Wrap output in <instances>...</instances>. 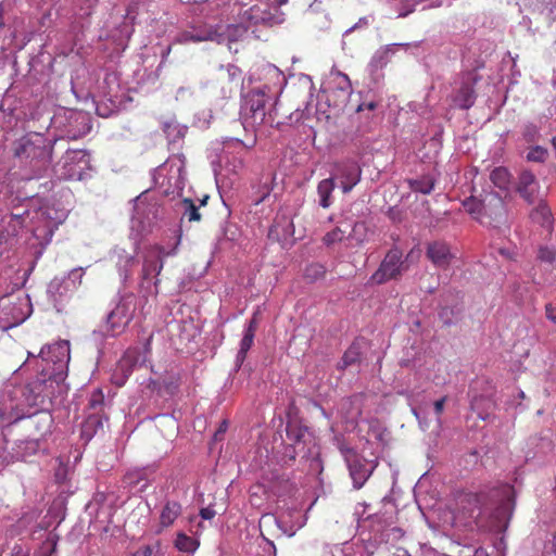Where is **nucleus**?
<instances>
[{
    "instance_id": "603ef678",
    "label": "nucleus",
    "mask_w": 556,
    "mask_h": 556,
    "mask_svg": "<svg viewBox=\"0 0 556 556\" xmlns=\"http://www.w3.org/2000/svg\"><path fill=\"white\" fill-rule=\"evenodd\" d=\"M539 258L552 263L555 260V253L547 248H541L539 251Z\"/></svg>"
},
{
    "instance_id": "dca6fc26",
    "label": "nucleus",
    "mask_w": 556,
    "mask_h": 556,
    "mask_svg": "<svg viewBox=\"0 0 556 556\" xmlns=\"http://www.w3.org/2000/svg\"><path fill=\"white\" fill-rule=\"evenodd\" d=\"M336 177L340 180L343 193H349L361 180L362 169L357 162L345 160L336 165Z\"/></svg>"
},
{
    "instance_id": "774afa93",
    "label": "nucleus",
    "mask_w": 556,
    "mask_h": 556,
    "mask_svg": "<svg viewBox=\"0 0 556 556\" xmlns=\"http://www.w3.org/2000/svg\"><path fill=\"white\" fill-rule=\"evenodd\" d=\"M359 227H362V228H363V227H364V225H363V224H358V223L354 224V226H353V232H356V230H357Z\"/></svg>"
},
{
    "instance_id": "e433bc0d",
    "label": "nucleus",
    "mask_w": 556,
    "mask_h": 556,
    "mask_svg": "<svg viewBox=\"0 0 556 556\" xmlns=\"http://www.w3.org/2000/svg\"><path fill=\"white\" fill-rule=\"evenodd\" d=\"M40 448L39 439H29L20 441L17 444L16 454L22 458L35 455Z\"/></svg>"
},
{
    "instance_id": "4c0bfd02",
    "label": "nucleus",
    "mask_w": 556,
    "mask_h": 556,
    "mask_svg": "<svg viewBox=\"0 0 556 556\" xmlns=\"http://www.w3.org/2000/svg\"><path fill=\"white\" fill-rule=\"evenodd\" d=\"M326 267L320 263L308 264L304 269V277L309 282L317 281L325 277Z\"/></svg>"
},
{
    "instance_id": "a19ab883",
    "label": "nucleus",
    "mask_w": 556,
    "mask_h": 556,
    "mask_svg": "<svg viewBox=\"0 0 556 556\" xmlns=\"http://www.w3.org/2000/svg\"><path fill=\"white\" fill-rule=\"evenodd\" d=\"M104 405V394L101 389H96L92 391L89 402H88V409L91 410V413H98L102 410V407Z\"/></svg>"
},
{
    "instance_id": "69168bd1",
    "label": "nucleus",
    "mask_w": 556,
    "mask_h": 556,
    "mask_svg": "<svg viewBox=\"0 0 556 556\" xmlns=\"http://www.w3.org/2000/svg\"><path fill=\"white\" fill-rule=\"evenodd\" d=\"M105 81H106V83H110V81H116V77H115V75H108V76L105 77Z\"/></svg>"
},
{
    "instance_id": "ea45409f",
    "label": "nucleus",
    "mask_w": 556,
    "mask_h": 556,
    "mask_svg": "<svg viewBox=\"0 0 556 556\" xmlns=\"http://www.w3.org/2000/svg\"><path fill=\"white\" fill-rule=\"evenodd\" d=\"M184 217H187L189 222H200L201 214L199 213V207L194 204L191 199H184L181 201Z\"/></svg>"
},
{
    "instance_id": "79ce46f5",
    "label": "nucleus",
    "mask_w": 556,
    "mask_h": 556,
    "mask_svg": "<svg viewBox=\"0 0 556 556\" xmlns=\"http://www.w3.org/2000/svg\"><path fill=\"white\" fill-rule=\"evenodd\" d=\"M548 156V151L546 148L542 146H534L531 147L529 152L527 153V161L529 162H536V163H544Z\"/></svg>"
},
{
    "instance_id": "4be33fe9",
    "label": "nucleus",
    "mask_w": 556,
    "mask_h": 556,
    "mask_svg": "<svg viewBox=\"0 0 556 556\" xmlns=\"http://www.w3.org/2000/svg\"><path fill=\"white\" fill-rule=\"evenodd\" d=\"M287 438L293 446L300 447L301 452H305V444L311 441L308 429L298 422H288L286 427Z\"/></svg>"
},
{
    "instance_id": "a211bd4d",
    "label": "nucleus",
    "mask_w": 556,
    "mask_h": 556,
    "mask_svg": "<svg viewBox=\"0 0 556 556\" xmlns=\"http://www.w3.org/2000/svg\"><path fill=\"white\" fill-rule=\"evenodd\" d=\"M516 190L528 204H535L538 201L542 200L540 195V184L534 174L530 170L520 173Z\"/></svg>"
},
{
    "instance_id": "bf43d9fd",
    "label": "nucleus",
    "mask_w": 556,
    "mask_h": 556,
    "mask_svg": "<svg viewBox=\"0 0 556 556\" xmlns=\"http://www.w3.org/2000/svg\"><path fill=\"white\" fill-rule=\"evenodd\" d=\"M368 24H369V17H367V16L361 17L356 24H354L352 27H350L349 29L345 30V35L352 33L353 30H355L357 28L366 27Z\"/></svg>"
},
{
    "instance_id": "de8ad7c7",
    "label": "nucleus",
    "mask_w": 556,
    "mask_h": 556,
    "mask_svg": "<svg viewBox=\"0 0 556 556\" xmlns=\"http://www.w3.org/2000/svg\"><path fill=\"white\" fill-rule=\"evenodd\" d=\"M339 78H340V83L338 86V90L342 93L343 98L346 99L351 93L350 79L345 74H340Z\"/></svg>"
},
{
    "instance_id": "aec40b11",
    "label": "nucleus",
    "mask_w": 556,
    "mask_h": 556,
    "mask_svg": "<svg viewBox=\"0 0 556 556\" xmlns=\"http://www.w3.org/2000/svg\"><path fill=\"white\" fill-rule=\"evenodd\" d=\"M161 250H149L143 260L142 276L140 288L142 290L151 289V276L160 275L163 269V262L160 261Z\"/></svg>"
},
{
    "instance_id": "2f4dec72",
    "label": "nucleus",
    "mask_w": 556,
    "mask_h": 556,
    "mask_svg": "<svg viewBox=\"0 0 556 556\" xmlns=\"http://www.w3.org/2000/svg\"><path fill=\"white\" fill-rule=\"evenodd\" d=\"M490 179L498 189L508 190L511 181V175L506 167L498 166L491 172Z\"/></svg>"
},
{
    "instance_id": "bb28decb",
    "label": "nucleus",
    "mask_w": 556,
    "mask_h": 556,
    "mask_svg": "<svg viewBox=\"0 0 556 556\" xmlns=\"http://www.w3.org/2000/svg\"><path fill=\"white\" fill-rule=\"evenodd\" d=\"M103 427V417L98 413H90L81 425V437L89 441Z\"/></svg>"
},
{
    "instance_id": "412c9836",
    "label": "nucleus",
    "mask_w": 556,
    "mask_h": 556,
    "mask_svg": "<svg viewBox=\"0 0 556 556\" xmlns=\"http://www.w3.org/2000/svg\"><path fill=\"white\" fill-rule=\"evenodd\" d=\"M154 470L151 467L136 468L125 475V482L130 486H138L143 492L150 484Z\"/></svg>"
},
{
    "instance_id": "9b49d317",
    "label": "nucleus",
    "mask_w": 556,
    "mask_h": 556,
    "mask_svg": "<svg viewBox=\"0 0 556 556\" xmlns=\"http://www.w3.org/2000/svg\"><path fill=\"white\" fill-rule=\"evenodd\" d=\"M408 269L403 252L394 247L388 251L377 270L370 276L372 285H383L390 280H397Z\"/></svg>"
},
{
    "instance_id": "20e7f679",
    "label": "nucleus",
    "mask_w": 556,
    "mask_h": 556,
    "mask_svg": "<svg viewBox=\"0 0 556 556\" xmlns=\"http://www.w3.org/2000/svg\"><path fill=\"white\" fill-rule=\"evenodd\" d=\"M274 99L267 85L251 89L242 94L240 118L244 129H255L266 122V105Z\"/></svg>"
},
{
    "instance_id": "cd10ccee",
    "label": "nucleus",
    "mask_w": 556,
    "mask_h": 556,
    "mask_svg": "<svg viewBox=\"0 0 556 556\" xmlns=\"http://www.w3.org/2000/svg\"><path fill=\"white\" fill-rule=\"evenodd\" d=\"M538 206L531 212L530 217L534 223L543 227L552 225V211L543 200L536 202Z\"/></svg>"
},
{
    "instance_id": "49530a36",
    "label": "nucleus",
    "mask_w": 556,
    "mask_h": 556,
    "mask_svg": "<svg viewBox=\"0 0 556 556\" xmlns=\"http://www.w3.org/2000/svg\"><path fill=\"white\" fill-rule=\"evenodd\" d=\"M83 276V268H74L73 270H71V273L68 274V278L65 280L68 281L70 288L74 290L78 285L81 283Z\"/></svg>"
},
{
    "instance_id": "6ab92c4d",
    "label": "nucleus",
    "mask_w": 556,
    "mask_h": 556,
    "mask_svg": "<svg viewBox=\"0 0 556 556\" xmlns=\"http://www.w3.org/2000/svg\"><path fill=\"white\" fill-rule=\"evenodd\" d=\"M73 289L70 288L68 281L61 278H53L47 289L49 300L58 312L64 309L65 303L71 298Z\"/></svg>"
},
{
    "instance_id": "f8f14e48",
    "label": "nucleus",
    "mask_w": 556,
    "mask_h": 556,
    "mask_svg": "<svg viewBox=\"0 0 556 556\" xmlns=\"http://www.w3.org/2000/svg\"><path fill=\"white\" fill-rule=\"evenodd\" d=\"M244 7L240 8L238 17L249 27L255 25L274 26L285 21V14L277 7L271 11L265 2H257L247 9Z\"/></svg>"
},
{
    "instance_id": "7c9ffc66",
    "label": "nucleus",
    "mask_w": 556,
    "mask_h": 556,
    "mask_svg": "<svg viewBox=\"0 0 556 556\" xmlns=\"http://www.w3.org/2000/svg\"><path fill=\"white\" fill-rule=\"evenodd\" d=\"M475 100L476 94L473 88L469 85H463L459 88L454 101L458 108L468 110L473 105Z\"/></svg>"
},
{
    "instance_id": "1a4fd4ad",
    "label": "nucleus",
    "mask_w": 556,
    "mask_h": 556,
    "mask_svg": "<svg viewBox=\"0 0 556 556\" xmlns=\"http://www.w3.org/2000/svg\"><path fill=\"white\" fill-rule=\"evenodd\" d=\"M54 174L63 180H81L92 170L90 154L87 150L68 149L53 167Z\"/></svg>"
},
{
    "instance_id": "0eeeda50",
    "label": "nucleus",
    "mask_w": 556,
    "mask_h": 556,
    "mask_svg": "<svg viewBox=\"0 0 556 556\" xmlns=\"http://www.w3.org/2000/svg\"><path fill=\"white\" fill-rule=\"evenodd\" d=\"M30 356L36 358L37 369L42 375L58 381L62 379L70 362V344L67 341H59L43 346L37 356L28 353Z\"/></svg>"
},
{
    "instance_id": "5fc2aeb1",
    "label": "nucleus",
    "mask_w": 556,
    "mask_h": 556,
    "mask_svg": "<svg viewBox=\"0 0 556 556\" xmlns=\"http://www.w3.org/2000/svg\"><path fill=\"white\" fill-rule=\"evenodd\" d=\"M299 453H302L300 451V447H296V446H293V444H290L289 446L286 447L283 456H285V458H287L289 460H294Z\"/></svg>"
},
{
    "instance_id": "6e6d98bb",
    "label": "nucleus",
    "mask_w": 556,
    "mask_h": 556,
    "mask_svg": "<svg viewBox=\"0 0 556 556\" xmlns=\"http://www.w3.org/2000/svg\"><path fill=\"white\" fill-rule=\"evenodd\" d=\"M447 400V396H443L440 400L435 401L433 404L434 413L438 416V421H440V416L444 410V404Z\"/></svg>"
},
{
    "instance_id": "0e129e2a",
    "label": "nucleus",
    "mask_w": 556,
    "mask_h": 556,
    "mask_svg": "<svg viewBox=\"0 0 556 556\" xmlns=\"http://www.w3.org/2000/svg\"><path fill=\"white\" fill-rule=\"evenodd\" d=\"M4 25V22H3V14H2V5L0 4V29L3 27Z\"/></svg>"
},
{
    "instance_id": "f3484780",
    "label": "nucleus",
    "mask_w": 556,
    "mask_h": 556,
    "mask_svg": "<svg viewBox=\"0 0 556 556\" xmlns=\"http://www.w3.org/2000/svg\"><path fill=\"white\" fill-rule=\"evenodd\" d=\"M426 256L434 267L441 269L448 268L455 258L450 244L443 240L429 242L426 248Z\"/></svg>"
},
{
    "instance_id": "f704fd0d",
    "label": "nucleus",
    "mask_w": 556,
    "mask_h": 556,
    "mask_svg": "<svg viewBox=\"0 0 556 556\" xmlns=\"http://www.w3.org/2000/svg\"><path fill=\"white\" fill-rule=\"evenodd\" d=\"M174 544L175 547L182 553H194L200 545L198 540L188 536L182 532L177 533Z\"/></svg>"
},
{
    "instance_id": "c85d7f7f",
    "label": "nucleus",
    "mask_w": 556,
    "mask_h": 556,
    "mask_svg": "<svg viewBox=\"0 0 556 556\" xmlns=\"http://www.w3.org/2000/svg\"><path fill=\"white\" fill-rule=\"evenodd\" d=\"M471 409L473 412H477V415L480 419L486 420L490 416L489 410L493 409L495 406V402L490 399L482 395L475 396L471 400Z\"/></svg>"
},
{
    "instance_id": "c03bdc74",
    "label": "nucleus",
    "mask_w": 556,
    "mask_h": 556,
    "mask_svg": "<svg viewBox=\"0 0 556 556\" xmlns=\"http://www.w3.org/2000/svg\"><path fill=\"white\" fill-rule=\"evenodd\" d=\"M35 428L40 432L41 435L47 433L50 430L52 425V417L48 413H42L38 415L36 419L31 421Z\"/></svg>"
},
{
    "instance_id": "8fccbe9b",
    "label": "nucleus",
    "mask_w": 556,
    "mask_h": 556,
    "mask_svg": "<svg viewBox=\"0 0 556 556\" xmlns=\"http://www.w3.org/2000/svg\"><path fill=\"white\" fill-rule=\"evenodd\" d=\"M179 244V240L177 241L176 245L172 248L170 250H166L164 247L161 245H154L150 250H161L162 253L160 255V261L163 262L164 257L173 256L177 253V248Z\"/></svg>"
},
{
    "instance_id": "473e14b6",
    "label": "nucleus",
    "mask_w": 556,
    "mask_h": 556,
    "mask_svg": "<svg viewBox=\"0 0 556 556\" xmlns=\"http://www.w3.org/2000/svg\"><path fill=\"white\" fill-rule=\"evenodd\" d=\"M361 345L358 342H353L344 352L341 362L338 365L339 369H345L361 361Z\"/></svg>"
},
{
    "instance_id": "4468645a",
    "label": "nucleus",
    "mask_w": 556,
    "mask_h": 556,
    "mask_svg": "<svg viewBox=\"0 0 556 556\" xmlns=\"http://www.w3.org/2000/svg\"><path fill=\"white\" fill-rule=\"evenodd\" d=\"M219 28L210 26L200 33L192 34L190 38L193 41L212 40L218 43L225 41L226 38L235 41L242 37L250 27L239 21V24L227 25L223 33L219 31Z\"/></svg>"
},
{
    "instance_id": "5701e85b",
    "label": "nucleus",
    "mask_w": 556,
    "mask_h": 556,
    "mask_svg": "<svg viewBox=\"0 0 556 556\" xmlns=\"http://www.w3.org/2000/svg\"><path fill=\"white\" fill-rule=\"evenodd\" d=\"M404 46H405L404 43H392V45H387V46L378 49L375 52V54L372 55L370 63H369L371 72H376L378 70H381L383 66H386L389 63L391 55L395 53V49L397 47H404Z\"/></svg>"
},
{
    "instance_id": "37998d69",
    "label": "nucleus",
    "mask_w": 556,
    "mask_h": 556,
    "mask_svg": "<svg viewBox=\"0 0 556 556\" xmlns=\"http://www.w3.org/2000/svg\"><path fill=\"white\" fill-rule=\"evenodd\" d=\"M255 334L243 332V338L240 342V349L237 354V362L242 363L247 356L248 351L251 349L253 344Z\"/></svg>"
},
{
    "instance_id": "393cba45",
    "label": "nucleus",
    "mask_w": 556,
    "mask_h": 556,
    "mask_svg": "<svg viewBox=\"0 0 556 556\" xmlns=\"http://www.w3.org/2000/svg\"><path fill=\"white\" fill-rule=\"evenodd\" d=\"M404 535L401 528L395 526H387L381 530H376L374 534V541L377 544H389L400 541Z\"/></svg>"
},
{
    "instance_id": "6e6552de",
    "label": "nucleus",
    "mask_w": 556,
    "mask_h": 556,
    "mask_svg": "<svg viewBox=\"0 0 556 556\" xmlns=\"http://www.w3.org/2000/svg\"><path fill=\"white\" fill-rule=\"evenodd\" d=\"M146 296H137L128 292L121 296L116 306L108 314L105 320V334L115 337L124 332L134 319L137 309L143 307Z\"/></svg>"
},
{
    "instance_id": "338daca9",
    "label": "nucleus",
    "mask_w": 556,
    "mask_h": 556,
    "mask_svg": "<svg viewBox=\"0 0 556 556\" xmlns=\"http://www.w3.org/2000/svg\"><path fill=\"white\" fill-rule=\"evenodd\" d=\"M441 7V1H433L431 4L428 5V8H439Z\"/></svg>"
},
{
    "instance_id": "c756f323",
    "label": "nucleus",
    "mask_w": 556,
    "mask_h": 556,
    "mask_svg": "<svg viewBox=\"0 0 556 556\" xmlns=\"http://www.w3.org/2000/svg\"><path fill=\"white\" fill-rule=\"evenodd\" d=\"M334 189V181L333 178H326L319 181L317 186V193L319 197V205L324 208H328L332 201H331V193Z\"/></svg>"
},
{
    "instance_id": "052dcab7",
    "label": "nucleus",
    "mask_w": 556,
    "mask_h": 556,
    "mask_svg": "<svg viewBox=\"0 0 556 556\" xmlns=\"http://www.w3.org/2000/svg\"><path fill=\"white\" fill-rule=\"evenodd\" d=\"M377 108V103L374 101L364 102L357 106V112H362L364 110L374 111Z\"/></svg>"
},
{
    "instance_id": "ddd939ff",
    "label": "nucleus",
    "mask_w": 556,
    "mask_h": 556,
    "mask_svg": "<svg viewBox=\"0 0 556 556\" xmlns=\"http://www.w3.org/2000/svg\"><path fill=\"white\" fill-rule=\"evenodd\" d=\"M343 454L350 477L353 481V486L359 490L372 475L376 464L366 459L352 448L344 450Z\"/></svg>"
},
{
    "instance_id": "3c124183",
    "label": "nucleus",
    "mask_w": 556,
    "mask_h": 556,
    "mask_svg": "<svg viewBox=\"0 0 556 556\" xmlns=\"http://www.w3.org/2000/svg\"><path fill=\"white\" fill-rule=\"evenodd\" d=\"M258 313L255 312L252 316V318L249 320L245 329H244V332H250V333H253L255 334V331L257 329V326H258Z\"/></svg>"
},
{
    "instance_id": "680f3d73",
    "label": "nucleus",
    "mask_w": 556,
    "mask_h": 556,
    "mask_svg": "<svg viewBox=\"0 0 556 556\" xmlns=\"http://www.w3.org/2000/svg\"><path fill=\"white\" fill-rule=\"evenodd\" d=\"M97 113L102 116V117H108L110 116L111 114V111L106 108V106H103L101 104H98L97 105Z\"/></svg>"
},
{
    "instance_id": "c9c22d12",
    "label": "nucleus",
    "mask_w": 556,
    "mask_h": 556,
    "mask_svg": "<svg viewBox=\"0 0 556 556\" xmlns=\"http://www.w3.org/2000/svg\"><path fill=\"white\" fill-rule=\"evenodd\" d=\"M140 358V353L136 349H129L125 352L124 356L118 363V367L122 371H124V376L127 377L132 367H135Z\"/></svg>"
},
{
    "instance_id": "09e8293b",
    "label": "nucleus",
    "mask_w": 556,
    "mask_h": 556,
    "mask_svg": "<svg viewBox=\"0 0 556 556\" xmlns=\"http://www.w3.org/2000/svg\"><path fill=\"white\" fill-rule=\"evenodd\" d=\"M160 543L155 545H143L139 547L131 556H153L154 553L159 549Z\"/></svg>"
},
{
    "instance_id": "58836bf2",
    "label": "nucleus",
    "mask_w": 556,
    "mask_h": 556,
    "mask_svg": "<svg viewBox=\"0 0 556 556\" xmlns=\"http://www.w3.org/2000/svg\"><path fill=\"white\" fill-rule=\"evenodd\" d=\"M521 136L526 142L534 143L541 137V129L536 124L528 122L522 126Z\"/></svg>"
},
{
    "instance_id": "39448f33",
    "label": "nucleus",
    "mask_w": 556,
    "mask_h": 556,
    "mask_svg": "<svg viewBox=\"0 0 556 556\" xmlns=\"http://www.w3.org/2000/svg\"><path fill=\"white\" fill-rule=\"evenodd\" d=\"M463 206L480 224L492 226L500 223L505 215L503 198L496 192H485L480 198L470 197L463 202Z\"/></svg>"
},
{
    "instance_id": "72a5a7b5",
    "label": "nucleus",
    "mask_w": 556,
    "mask_h": 556,
    "mask_svg": "<svg viewBox=\"0 0 556 556\" xmlns=\"http://www.w3.org/2000/svg\"><path fill=\"white\" fill-rule=\"evenodd\" d=\"M408 186L412 191L429 194L434 188V179L430 175H425L420 178L408 179Z\"/></svg>"
},
{
    "instance_id": "864d4df0",
    "label": "nucleus",
    "mask_w": 556,
    "mask_h": 556,
    "mask_svg": "<svg viewBox=\"0 0 556 556\" xmlns=\"http://www.w3.org/2000/svg\"><path fill=\"white\" fill-rule=\"evenodd\" d=\"M545 315L548 320L556 324V302L546 304Z\"/></svg>"
},
{
    "instance_id": "2eb2a0df",
    "label": "nucleus",
    "mask_w": 556,
    "mask_h": 556,
    "mask_svg": "<svg viewBox=\"0 0 556 556\" xmlns=\"http://www.w3.org/2000/svg\"><path fill=\"white\" fill-rule=\"evenodd\" d=\"M217 81L220 86V96L225 99L231 98L243 85L242 71L233 64L222 65Z\"/></svg>"
},
{
    "instance_id": "9d476101",
    "label": "nucleus",
    "mask_w": 556,
    "mask_h": 556,
    "mask_svg": "<svg viewBox=\"0 0 556 556\" xmlns=\"http://www.w3.org/2000/svg\"><path fill=\"white\" fill-rule=\"evenodd\" d=\"M515 508L514 490L511 486H504L497 492V505L491 511H484L489 515V520H482V514L479 515L478 523L481 527H488L491 531L502 532L508 527L509 520Z\"/></svg>"
},
{
    "instance_id": "a18cd8bd",
    "label": "nucleus",
    "mask_w": 556,
    "mask_h": 556,
    "mask_svg": "<svg viewBox=\"0 0 556 556\" xmlns=\"http://www.w3.org/2000/svg\"><path fill=\"white\" fill-rule=\"evenodd\" d=\"M344 235L345 231L343 229L336 227L324 236L323 241L327 247H329L337 242H341L344 238Z\"/></svg>"
},
{
    "instance_id": "7ed1b4c3",
    "label": "nucleus",
    "mask_w": 556,
    "mask_h": 556,
    "mask_svg": "<svg viewBox=\"0 0 556 556\" xmlns=\"http://www.w3.org/2000/svg\"><path fill=\"white\" fill-rule=\"evenodd\" d=\"M55 141L42 134L29 132L15 142L14 156L29 168L33 178L41 177L50 168Z\"/></svg>"
},
{
    "instance_id": "f03ea898",
    "label": "nucleus",
    "mask_w": 556,
    "mask_h": 556,
    "mask_svg": "<svg viewBox=\"0 0 556 556\" xmlns=\"http://www.w3.org/2000/svg\"><path fill=\"white\" fill-rule=\"evenodd\" d=\"M51 208L48 206L36 210H25L22 213L12 212L7 222V226L0 231V244L2 242L13 245L15 237L20 230L28 223L33 236L39 241V244L46 247L50 243L58 223L51 216Z\"/></svg>"
},
{
    "instance_id": "b1692460",
    "label": "nucleus",
    "mask_w": 556,
    "mask_h": 556,
    "mask_svg": "<svg viewBox=\"0 0 556 556\" xmlns=\"http://www.w3.org/2000/svg\"><path fill=\"white\" fill-rule=\"evenodd\" d=\"M181 514V505L176 501H167L160 515V533L164 528L170 527Z\"/></svg>"
},
{
    "instance_id": "4d7b16f0",
    "label": "nucleus",
    "mask_w": 556,
    "mask_h": 556,
    "mask_svg": "<svg viewBox=\"0 0 556 556\" xmlns=\"http://www.w3.org/2000/svg\"><path fill=\"white\" fill-rule=\"evenodd\" d=\"M216 511L212 506L203 507L200 509V516L202 519L211 520L215 517Z\"/></svg>"
},
{
    "instance_id": "f257e3e1",
    "label": "nucleus",
    "mask_w": 556,
    "mask_h": 556,
    "mask_svg": "<svg viewBox=\"0 0 556 556\" xmlns=\"http://www.w3.org/2000/svg\"><path fill=\"white\" fill-rule=\"evenodd\" d=\"M58 381L40 372V376L24 386L4 389L0 396V420L10 426L18 420L33 417V408L39 409L51 402Z\"/></svg>"
},
{
    "instance_id": "13d9d810",
    "label": "nucleus",
    "mask_w": 556,
    "mask_h": 556,
    "mask_svg": "<svg viewBox=\"0 0 556 556\" xmlns=\"http://www.w3.org/2000/svg\"><path fill=\"white\" fill-rule=\"evenodd\" d=\"M135 264V257L131 255H127L125 257V265L123 271L121 270V275L124 277V279H127L129 277L128 267H131Z\"/></svg>"
},
{
    "instance_id": "423d86ee",
    "label": "nucleus",
    "mask_w": 556,
    "mask_h": 556,
    "mask_svg": "<svg viewBox=\"0 0 556 556\" xmlns=\"http://www.w3.org/2000/svg\"><path fill=\"white\" fill-rule=\"evenodd\" d=\"M51 127L58 132L56 140H77L90 131V116L83 111L61 108L51 118Z\"/></svg>"
},
{
    "instance_id": "e2e57ef3",
    "label": "nucleus",
    "mask_w": 556,
    "mask_h": 556,
    "mask_svg": "<svg viewBox=\"0 0 556 556\" xmlns=\"http://www.w3.org/2000/svg\"><path fill=\"white\" fill-rule=\"evenodd\" d=\"M389 216L392 220H400L399 216H397V213L394 211V208H390L389 211Z\"/></svg>"
},
{
    "instance_id": "a878e982",
    "label": "nucleus",
    "mask_w": 556,
    "mask_h": 556,
    "mask_svg": "<svg viewBox=\"0 0 556 556\" xmlns=\"http://www.w3.org/2000/svg\"><path fill=\"white\" fill-rule=\"evenodd\" d=\"M162 129L169 143H176L184 139L188 127L179 124L176 119L163 122Z\"/></svg>"
}]
</instances>
